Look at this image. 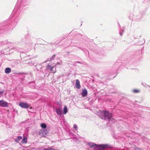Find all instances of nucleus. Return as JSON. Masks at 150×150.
Returning a JSON list of instances; mask_svg holds the SVG:
<instances>
[{
  "mask_svg": "<svg viewBox=\"0 0 150 150\" xmlns=\"http://www.w3.org/2000/svg\"><path fill=\"white\" fill-rule=\"evenodd\" d=\"M88 145L92 148H97L99 150H102L103 149L107 148L108 146L107 145H99L91 143H88Z\"/></svg>",
  "mask_w": 150,
  "mask_h": 150,
  "instance_id": "nucleus-1",
  "label": "nucleus"
},
{
  "mask_svg": "<svg viewBox=\"0 0 150 150\" xmlns=\"http://www.w3.org/2000/svg\"><path fill=\"white\" fill-rule=\"evenodd\" d=\"M101 113L104 115L101 118L104 120H110L112 116V115L111 113H110L108 111H103L101 112Z\"/></svg>",
  "mask_w": 150,
  "mask_h": 150,
  "instance_id": "nucleus-2",
  "label": "nucleus"
},
{
  "mask_svg": "<svg viewBox=\"0 0 150 150\" xmlns=\"http://www.w3.org/2000/svg\"><path fill=\"white\" fill-rule=\"evenodd\" d=\"M18 105L22 108H27L29 107L28 104L26 103H21Z\"/></svg>",
  "mask_w": 150,
  "mask_h": 150,
  "instance_id": "nucleus-3",
  "label": "nucleus"
},
{
  "mask_svg": "<svg viewBox=\"0 0 150 150\" xmlns=\"http://www.w3.org/2000/svg\"><path fill=\"white\" fill-rule=\"evenodd\" d=\"M8 104L6 102L2 100H0V106L2 107H6L8 106Z\"/></svg>",
  "mask_w": 150,
  "mask_h": 150,
  "instance_id": "nucleus-4",
  "label": "nucleus"
},
{
  "mask_svg": "<svg viewBox=\"0 0 150 150\" xmlns=\"http://www.w3.org/2000/svg\"><path fill=\"white\" fill-rule=\"evenodd\" d=\"M46 132H47L46 130H41L40 131L39 134L41 137H45L47 134Z\"/></svg>",
  "mask_w": 150,
  "mask_h": 150,
  "instance_id": "nucleus-5",
  "label": "nucleus"
},
{
  "mask_svg": "<svg viewBox=\"0 0 150 150\" xmlns=\"http://www.w3.org/2000/svg\"><path fill=\"white\" fill-rule=\"evenodd\" d=\"M81 94L82 96L83 97H85L87 95V90L86 89H83L82 91Z\"/></svg>",
  "mask_w": 150,
  "mask_h": 150,
  "instance_id": "nucleus-6",
  "label": "nucleus"
},
{
  "mask_svg": "<svg viewBox=\"0 0 150 150\" xmlns=\"http://www.w3.org/2000/svg\"><path fill=\"white\" fill-rule=\"evenodd\" d=\"M55 67V65L53 67H51L50 65L48 64L47 66V69L48 70H50V71H53V69Z\"/></svg>",
  "mask_w": 150,
  "mask_h": 150,
  "instance_id": "nucleus-7",
  "label": "nucleus"
},
{
  "mask_svg": "<svg viewBox=\"0 0 150 150\" xmlns=\"http://www.w3.org/2000/svg\"><path fill=\"white\" fill-rule=\"evenodd\" d=\"M55 109L57 115H60L62 114V110H61V109L56 108Z\"/></svg>",
  "mask_w": 150,
  "mask_h": 150,
  "instance_id": "nucleus-8",
  "label": "nucleus"
},
{
  "mask_svg": "<svg viewBox=\"0 0 150 150\" xmlns=\"http://www.w3.org/2000/svg\"><path fill=\"white\" fill-rule=\"evenodd\" d=\"M76 86L78 89H79L81 87L80 84V81L78 80H76Z\"/></svg>",
  "mask_w": 150,
  "mask_h": 150,
  "instance_id": "nucleus-9",
  "label": "nucleus"
},
{
  "mask_svg": "<svg viewBox=\"0 0 150 150\" xmlns=\"http://www.w3.org/2000/svg\"><path fill=\"white\" fill-rule=\"evenodd\" d=\"M11 71V70L10 68H6L5 69V73L6 74L9 73Z\"/></svg>",
  "mask_w": 150,
  "mask_h": 150,
  "instance_id": "nucleus-10",
  "label": "nucleus"
},
{
  "mask_svg": "<svg viewBox=\"0 0 150 150\" xmlns=\"http://www.w3.org/2000/svg\"><path fill=\"white\" fill-rule=\"evenodd\" d=\"M27 138L26 137H23V139H22L21 142L22 144L26 143L27 142Z\"/></svg>",
  "mask_w": 150,
  "mask_h": 150,
  "instance_id": "nucleus-11",
  "label": "nucleus"
},
{
  "mask_svg": "<svg viewBox=\"0 0 150 150\" xmlns=\"http://www.w3.org/2000/svg\"><path fill=\"white\" fill-rule=\"evenodd\" d=\"M35 83L34 82H32L29 84V86L32 88H35Z\"/></svg>",
  "mask_w": 150,
  "mask_h": 150,
  "instance_id": "nucleus-12",
  "label": "nucleus"
},
{
  "mask_svg": "<svg viewBox=\"0 0 150 150\" xmlns=\"http://www.w3.org/2000/svg\"><path fill=\"white\" fill-rule=\"evenodd\" d=\"M22 138V137L21 136H18L17 138L15 139V142H18L19 141L21 140Z\"/></svg>",
  "mask_w": 150,
  "mask_h": 150,
  "instance_id": "nucleus-13",
  "label": "nucleus"
},
{
  "mask_svg": "<svg viewBox=\"0 0 150 150\" xmlns=\"http://www.w3.org/2000/svg\"><path fill=\"white\" fill-rule=\"evenodd\" d=\"M55 57V55L54 54L51 58H50V59H48L47 61H45V62H47V61H50L51 60H52L54 59V58Z\"/></svg>",
  "mask_w": 150,
  "mask_h": 150,
  "instance_id": "nucleus-14",
  "label": "nucleus"
},
{
  "mask_svg": "<svg viewBox=\"0 0 150 150\" xmlns=\"http://www.w3.org/2000/svg\"><path fill=\"white\" fill-rule=\"evenodd\" d=\"M63 111L64 113L65 114H66L67 112V107L66 106H65L64 107Z\"/></svg>",
  "mask_w": 150,
  "mask_h": 150,
  "instance_id": "nucleus-15",
  "label": "nucleus"
},
{
  "mask_svg": "<svg viewBox=\"0 0 150 150\" xmlns=\"http://www.w3.org/2000/svg\"><path fill=\"white\" fill-rule=\"evenodd\" d=\"M41 127L43 129H45L47 127V125L45 123H42L41 125Z\"/></svg>",
  "mask_w": 150,
  "mask_h": 150,
  "instance_id": "nucleus-16",
  "label": "nucleus"
},
{
  "mask_svg": "<svg viewBox=\"0 0 150 150\" xmlns=\"http://www.w3.org/2000/svg\"><path fill=\"white\" fill-rule=\"evenodd\" d=\"M74 128L76 130H77V127L76 125H74Z\"/></svg>",
  "mask_w": 150,
  "mask_h": 150,
  "instance_id": "nucleus-17",
  "label": "nucleus"
},
{
  "mask_svg": "<svg viewBox=\"0 0 150 150\" xmlns=\"http://www.w3.org/2000/svg\"><path fill=\"white\" fill-rule=\"evenodd\" d=\"M61 64L60 63H59V62H57V63L56 64V65H55V66H56V65H60V64Z\"/></svg>",
  "mask_w": 150,
  "mask_h": 150,
  "instance_id": "nucleus-18",
  "label": "nucleus"
},
{
  "mask_svg": "<svg viewBox=\"0 0 150 150\" xmlns=\"http://www.w3.org/2000/svg\"><path fill=\"white\" fill-rule=\"evenodd\" d=\"M3 92V91H0V96L2 94Z\"/></svg>",
  "mask_w": 150,
  "mask_h": 150,
  "instance_id": "nucleus-19",
  "label": "nucleus"
},
{
  "mask_svg": "<svg viewBox=\"0 0 150 150\" xmlns=\"http://www.w3.org/2000/svg\"><path fill=\"white\" fill-rule=\"evenodd\" d=\"M134 92H137L138 91V90H134Z\"/></svg>",
  "mask_w": 150,
  "mask_h": 150,
  "instance_id": "nucleus-20",
  "label": "nucleus"
},
{
  "mask_svg": "<svg viewBox=\"0 0 150 150\" xmlns=\"http://www.w3.org/2000/svg\"><path fill=\"white\" fill-rule=\"evenodd\" d=\"M120 35H122V34L121 33H120Z\"/></svg>",
  "mask_w": 150,
  "mask_h": 150,
  "instance_id": "nucleus-21",
  "label": "nucleus"
},
{
  "mask_svg": "<svg viewBox=\"0 0 150 150\" xmlns=\"http://www.w3.org/2000/svg\"><path fill=\"white\" fill-rule=\"evenodd\" d=\"M55 72H56L55 71H54V72H54V73H55Z\"/></svg>",
  "mask_w": 150,
  "mask_h": 150,
  "instance_id": "nucleus-22",
  "label": "nucleus"
},
{
  "mask_svg": "<svg viewBox=\"0 0 150 150\" xmlns=\"http://www.w3.org/2000/svg\"><path fill=\"white\" fill-rule=\"evenodd\" d=\"M145 139H146V140H147V139L146 138H145Z\"/></svg>",
  "mask_w": 150,
  "mask_h": 150,
  "instance_id": "nucleus-23",
  "label": "nucleus"
}]
</instances>
